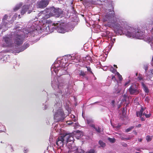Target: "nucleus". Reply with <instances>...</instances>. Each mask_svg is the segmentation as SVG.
<instances>
[{
	"label": "nucleus",
	"instance_id": "1",
	"mask_svg": "<svg viewBox=\"0 0 153 153\" xmlns=\"http://www.w3.org/2000/svg\"><path fill=\"white\" fill-rule=\"evenodd\" d=\"M73 136V134L71 133H64L57 138L56 141V144L59 147H62L65 141L67 143L71 141L73 142L74 140Z\"/></svg>",
	"mask_w": 153,
	"mask_h": 153
},
{
	"label": "nucleus",
	"instance_id": "2",
	"mask_svg": "<svg viewBox=\"0 0 153 153\" xmlns=\"http://www.w3.org/2000/svg\"><path fill=\"white\" fill-rule=\"evenodd\" d=\"M103 19L104 22H107V24L106 25V26L109 27L113 26L114 23L116 20L114 11H110L108 13H107L104 17Z\"/></svg>",
	"mask_w": 153,
	"mask_h": 153
},
{
	"label": "nucleus",
	"instance_id": "3",
	"mask_svg": "<svg viewBox=\"0 0 153 153\" xmlns=\"http://www.w3.org/2000/svg\"><path fill=\"white\" fill-rule=\"evenodd\" d=\"M48 30H56L59 33H64L66 31V25L65 23H62L60 22L56 23H52L50 25V26H48Z\"/></svg>",
	"mask_w": 153,
	"mask_h": 153
},
{
	"label": "nucleus",
	"instance_id": "4",
	"mask_svg": "<svg viewBox=\"0 0 153 153\" xmlns=\"http://www.w3.org/2000/svg\"><path fill=\"white\" fill-rule=\"evenodd\" d=\"M65 115L62 110H58L55 114L54 118L56 122L62 121L65 117Z\"/></svg>",
	"mask_w": 153,
	"mask_h": 153
},
{
	"label": "nucleus",
	"instance_id": "5",
	"mask_svg": "<svg viewBox=\"0 0 153 153\" xmlns=\"http://www.w3.org/2000/svg\"><path fill=\"white\" fill-rule=\"evenodd\" d=\"M13 40L14 43L19 46L23 44L24 39L22 36L21 34H16L14 36Z\"/></svg>",
	"mask_w": 153,
	"mask_h": 153
},
{
	"label": "nucleus",
	"instance_id": "6",
	"mask_svg": "<svg viewBox=\"0 0 153 153\" xmlns=\"http://www.w3.org/2000/svg\"><path fill=\"white\" fill-rule=\"evenodd\" d=\"M136 30L133 27H130L129 29L125 31L126 35L129 37L134 38Z\"/></svg>",
	"mask_w": 153,
	"mask_h": 153
},
{
	"label": "nucleus",
	"instance_id": "7",
	"mask_svg": "<svg viewBox=\"0 0 153 153\" xmlns=\"http://www.w3.org/2000/svg\"><path fill=\"white\" fill-rule=\"evenodd\" d=\"M48 10L50 11L51 13L52 14V16H55L56 17H59L61 14V12L59 9H56L53 7L48 9Z\"/></svg>",
	"mask_w": 153,
	"mask_h": 153
},
{
	"label": "nucleus",
	"instance_id": "8",
	"mask_svg": "<svg viewBox=\"0 0 153 153\" xmlns=\"http://www.w3.org/2000/svg\"><path fill=\"white\" fill-rule=\"evenodd\" d=\"M139 89L135 86V85H131L128 89V91L131 95H136L140 92Z\"/></svg>",
	"mask_w": 153,
	"mask_h": 153
},
{
	"label": "nucleus",
	"instance_id": "9",
	"mask_svg": "<svg viewBox=\"0 0 153 153\" xmlns=\"http://www.w3.org/2000/svg\"><path fill=\"white\" fill-rule=\"evenodd\" d=\"M48 4V2L47 0H42L37 2V6L39 8H44Z\"/></svg>",
	"mask_w": 153,
	"mask_h": 153
},
{
	"label": "nucleus",
	"instance_id": "10",
	"mask_svg": "<svg viewBox=\"0 0 153 153\" xmlns=\"http://www.w3.org/2000/svg\"><path fill=\"white\" fill-rule=\"evenodd\" d=\"M30 6L25 5L23 6L21 11V14L22 15H24L26 12L28 10V13L29 14L32 12L31 10H28L29 9Z\"/></svg>",
	"mask_w": 153,
	"mask_h": 153
},
{
	"label": "nucleus",
	"instance_id": "11",
	"mask_svg": "<svg viewBox=\"0 0 153 153\" xmlns=\"http://www.w3.org/2000/svg\"><path fill=\"white\" fill-rule=\"evenodd\" d=\"M134 38L137 39H141L143 38L144 36V32L141 31L139 30L137 32L135 31V33Z\"/></svg>",
	"mask_w": 153,
	"mask_h": 153
},
{
	"label": "nucleus",
	"instance_id": "12",
	"mask_svg": "<svg viewBox=\"0 0 153 153\" xmlns=\"http://www.w3.org/2000/svg\"><path fill=\"white\" fill-rule=\"evenodd\" d=\"M113 27L115 30V31H122L123 29V28L120 26V25L119 24H115L114 23L113 26L111 27Z\"/></svg>",
	"mask_w": 153,
	"mask_h": 153
},
{
	"label": "nucleus",
	"instance_id": "13",
	"mask_svg": "<svg viewBox=\"0 0 153 153\" xmlns=\"http://www.w3.org/2000/svg\"><path fill=\"white\" fill-rule=\"evenodd\" d=\"M51 16H52V14L51 13L50 11H49L46 12V13L45 14L44 16H43V18L44 19H47Z\"/></svg>",
	"mask_w": 153,
	"mask_h": 153
},
{
	"label": "nucleus",
	"instance_id": "14",
	"mask_svg": "<svg viewBox=\"0 0 153 153\" xmlns=\"http://www.w3.org/2000/svg\"><path fill=\"white\" fill-rule=\"evenodd\" d=\"M4 40L5 43L9 46L11 44V40L10 38L8 37H5L4 38Z\"/></svg>",
	"mask_w": 153,
	"mask_h": 153
},
{
	"label": "nucleus",
	"instance_id": "15",
	"mask_svg": "<svg viewBox=\"0 0 153 153\" xmlns=\"http://www.w3.org/2000/svg\"><path fill=\"white\" fill-rule=\"evenodd\" d=\"M29 46V44L26 43H24L23 45L20 48V51H22L27 48Z\"/></svg>",
	"mask_w": 153,
	"mask_h": 153
},
{
	"label": "nucleus",
	"instance_id": "16",
	"mask_svg": "<svg viewBox=\"0 0 153 153\" xmlns=\"http://www.w3.org/2000/svg\"><path fill=\"white\" fill-rule=\"evenodd\" d=\"M87 123L91 127V125H94V124H93L92 123L93 122L92 120L90 119H87L86 120Z\"/></svg>",
	"mask_w": 153,
	"mask_h": 153
},
{
	"label": "nucleus",
	"instance_id": "17",
	"mask_svg": "<svg viewBox=\"0 0 153 153\" xmlns=\"http://www.w3.org/2000/svg\"><path fill=\"white\" fill-rule=\"evenodd\" d=\"M91 127L95 129V130L98 133L101 132V128L99 127H96L95 125H91Z\"/></svg>",
	"mask_w": 153,
	"mask_h": 153
},
{
	"label": "nucleus",
	"instance_id": "18",
	"mask_svg": "<svg viewBox=\"0 0 153 153\" xmlns=\"http://www.w3.org/2000/svg\"><path fill=\"white\" fill-rule=\"evenodd\" d=\"M99 144L102 147H104L106 146L105 143L101 140H100L99 141Z\"/></svg>",
	"mask_w": 153,
	"mask_h": 153
},
{
	"label": "nucleus",
	"instance_id": "19",
	"mask_svg": "<svg viewBox=\"0 0 153 153\" xmlns=\"http://www.w3.org/2000/svg\"><path fill=\"white\" fill-rule=\"evenodd\" d=\"M22 6V4H21L17 5L13 9L14 11H16L17 10H18Z\"/></svg>",
	"mask_w": 153,
	"mask_h": 153
},
{
	"label": "nucleus",
	"instance_id": "20",
	"mask_svg": "<svg viewBox=\"0 0 153 153\" xmlns=\"http://www.w3.org/2000/svg\"><path fill=\"white\" fill-rule=\"evenodd\" d=\"M74 153H85V152L82 149H78Z\"/></svg>",
	"mask_w": 153,
	"mask_h": 153
},
{
	"label": "nucleus",
	"instance_id": "21",
	"mask_svg": "<svg viewBox=\"0 0 153 153\" xmlns=\"http://www.w3.org/2000/svg\"><path fill=\"white\" fill-rule=\"evenodd\" d=\"M68 148L69 149V151L70 152H72L74 150H73L72 149V147H73V145H72L71 144H68Z\"/></svg>",
	"mask_w": 153,
	"mask_h": 153
},
{
	"label": "nucleus",
	"instance_id": "22",
	"mask_svg": "<svg viewBox=\"0 0 153 153\" xmlns=\"http://www.w3.org/2000/svg\"><path fill=\"white\" fill-rule=\"evenodd\" d=\"M108 140L111 143H114L116 141V140L114 138H111L110 137H108Z\"/></svg>",
	"mask_w": 153,
	"mask_h": 153
},
{
	"label": "nucleus",
	"instance_id": "23",
	"mask_svg": "<svg viewBox=\"0 0 153 153\" xmlns=\"http://www.w3.org/2000/svg\"><path fill=\"white\" fill-rule=\"evenodd\" d=\"M85 72H84V71L82 70H81L80 71V73H79V75L80 76H85Z\"/></svg>",
	"mask_w": 153,
	"mask_h": 153
},
{
	"label": "nucleus",
	"instance_id": "24",
	"mask_svg": "<svg viewBox=\"0 0 153 153\" xmlns=\"http://www.w3.org/2000/svg\"><path fill=\"white\" fill-rule=\"evenodd\" d=\"M143 87H144V91L147 93H148L149 92V90L148 88V87H147L145 85L143 84Z\"/></svg>",
	"mask_w": 153,
	"mask_h": 153
},
{
	"label": "nucleus",
	"instance_id": "25",
	"mask_svg": "<svg viewBox=\"0 0 153 153\" xmlns=\"http://www.w3.org/2000/svg\"><path fill=\"white\" fill-rule=\"evenodd\" d=\"M152 136L151 137L149 135H147L146 136V139L148 142L152 140Z\"/></svg>",
	"mask_w": 153,
	"mask_h": 153
},
{
	"label": "nucleus",
	"instance_id": "26",
	"mask_svg": "<svg viewBox=\"0 0 153 153\" xmlns=\"http://www.w3.org/2000/svg\"><path fill=\"white\" fill-rule=\"evenodd\" d=\"M86 68H87V70L88 71L90 72V73L92 74H93V73L91 71V69L90 67L89 66H86Z\"/></svg>",
	"mask_w": 153,
	"mask_h": 153
},
{
	"label": "nucleus",
	"instance_id": "27",
	"mask_svg": "<svg viewBox=\"0 0 153 153\" xmlns=\"http://www.w3.org/2000/svg\"><path fill=\"white\" fill-rule=\"evenodd\" d=\"M134 128V126H132L131 127L128 128L126 129V132H128L130 131L132 129Z\"/></svg>",
	"mask_w": 153,
	"mask_h": 153
},
{
	"label": "nucleus",
	"instance_id": "28",
	"mask_svg": "<svg viewBox=\"0 0 153 153\" xmlns=\"http://www.w3.org/2000/svg\"><path fill=\"white\" fill-rule=\"evenodd\" d=\"M137 79L139 80H141L143 79V77L142 74H139L138 77L137 78Z\"/></svg>",
	"mask_w": 153,
	"mask_h": 153
},
{
	"label": "nucleus",
	"instance_id": "29",
	"mask_svg": "<svg viewBox=\"0 0 153 153\" xmlns=\"http://www.w3.org/2000/svg\"><path fill=\"white\" fill-rule=\"evenodd\" d=\"M143 115H145L146 118H148L149 117L151 116V114L149 113L148 114H147L145 113H143Z\"/></svg>",
	"mask_w": 153,
	"mask_h": 153
},
{
	"label": "nucleus",
	"instance_id": "30",
	"mask_svg": "<svg viewBox=\"0 0 153 153\" xmlns=\"http://www.w3.org/2000/svg\"><path fill=\"white\" fill-rule=\"evenodd\" d=\"M136 114L137 117H141L142 115V114L139 111L137 112Z\"/></svg>",
	"mask_w": 153,
	"mask_h": 153
},
{
	"label": "nucleus",
	"instance_id": "31",
	"mask_svg": "<svg viewBox=\"0 0 153 153\" xmlns=\"http://www.w3.org/2000/svg\"><path fill=\"white\" fill-rule=\"evenodd\" d=\"M110 71L113 73H115L117 72V70L114 69L112 67L110 70Z\"/></svg>",
	"mask_w": 153,
	"mask_h": 153
},
{
	"label": "nucleus",
	"instance_id": "32",
	"mask_svg": "<svg viewBox=\"0 0 153 153\" xmlns=\"http://www.w3.org/2000/svg\"><path fill=\"white\" fill-rule=\"evenodd\" d=\"M95 150L94 149H91L88 152V153H95Z\"/></svg>",
	"mask_w": 153,
	"mask_h": 153
},
{
	"label": "nucleus",
	"instance_id": "33",
	"mask_svg": "<svg viewBox=\"0 0 153 153\" xmlns=\"http://www.w3.org/2000/svg\"><path fill=\"white\" fill-rule=\"evenodd\" d=\"M72 149H73L72 150H74L73 152H74L75 151H76L78 148H77L76 146H75L73 145V147H72Z\"/></svg>",
	"mask_w": 153,
	"mask_h": 153
},
{
	"label": "nucleus",
	"instance_id": "34",
	"mask_svg": "<svg viewBox=\"0 0 153 153\" xmlns=\"http://www.w3.org/2000/svg\"><path fill=\"white\" fill-rule=\"evenodd\" d=\"M145 108H144L143 107H141L140 110L139 111L143 114V112L145 110Z\"/></svg>",
	"mask_w": 153,
	"mask_h": 153
},
{
	"label": "nucleus",
	"instance_id": "35",
	"mask_svg": "<svg viewBox=\"0 0 153 153\" xmlns=\"http://www.w3.org/2000/svg\"><path fill=\"white\" fill-rule=\"evenodd\" d=\"M145 108H144L143 107H141L140 110L139 111L143 114V112L145 110Z\"/></svg>",
	"mask_w": 153,
	"mask_h": 153
},
{
	"label": "nucleus",
	"instance_id": "36",
	"mask_svg": "<svg viewBox=\"0 0 153 153\" xmlns=\"http://www.w3.org/2000/svg\"><path fill=\"white\" fill-rule=\"evenodd\" d=\"M7 15H5L3 17V19L6 20L7 19Z\"/></svg>",
	"mask_w": 153,
	"mask_h": 153
},
{
	"label": "nucleus",
	"instance_id": "37",
	"mask_svg": "<svg viewBox=\"0 0 153 153\" xmlns=\"http://www.w3.org/2000/svg\"><path fill=\"white\" fill-rule=\"evenodd\" d=\"M118 77L119 78V80H121L123 79L122 76L121 75H120L118 76Z\"/></svg>",
	"mask_w": 153,
	"mask_h": 153
},
{
	"label": "nucleus",
	"instance_id": "38",
	"mask_svg": "<svg viewBox=\"0 0 153 153\" xmlns=\"http://www.w3.org/2000/svg\"><path fill=\"white\" fill-rule=\"evenodd\" d=\"M120 138L122 140H125L126 138L124 137L123 136H120Z\"/></svg>",
	"mask_w": 153,
	"mask_h": 153
},
{
	"label": "nucleus",
	"instance_id": "39",
	"mask_svg": "<svg viewBox=\"0 0 153 153\" xmlns=\"http://www.w3.org/2000/svg\"><path fill=\"white\" fill-rule=\"evenodd\" d=\"M130 82V81L129 80L128 82H126L124 85L125 86H126L128 85V84Z\"/></svg>",
	"mask_w": 153,
	"mask_h": 153
},
{
	"label": "nucleus",
	"instance_id": "40",
	"mask_svg": "<svg viewBox=\"0 0 153 153\" xmlns=\"http://www.w3.org/2000/svg\"><path fill=\"white\" fill-rule=\"evenodd\" d=\"M5 27V25L4 24L2 25L1 26H0V30L2 29L4 27Z\"/></svg>",
	"mask_w": 153,
	"mask_h": 153
},
{
	"label": "nucleus",
	"instance_id": "41",
	"mask_svg": "<svg viewBox=\"0 0 153 153\" xmlns=\"http://www.w3.org/2000/svg\"><path fill=\"white\" fill-rule=\"evenodd\" d=\"M122 146L125 147H127L128 145L126 143H124L123 144Z\"/></svg>",
	"mask_w": 153,
	"mask_h": 153
},
{
	"label": "nucleus",
	"instance_id": "42",
	"mask_svg": "<svg viewBox=\"0 0 153 153\" xmlns=\"http://www.w3.org/2000/svg\"><path fill=\"white\" fill-rule=\"evenodd\" d=\"M111 79L112 80H116V78H115V76H112V78H111Z\"/></svg>",
	"mask_w": 153,
	"mask_h": 153
},
{
	"label": "nucleus",
	"instance_id": "43",
	"mask_svg": "<svg viewBox=\"0 0 153 153\" xmlns=\"http://www.w3.org/2000/svg\"><path fill=\"white\" fill-rule=\"evenodd\" d=\"M141 118V120L142 121H144L145 120V119L143 117H140Z\"/></svg>",
	"mask_w": 153,
	"mask_h": 153
},
{
	"label": "nucleus",
	"instance_id": "44",
	"mask_svg": "<svg viewBox=\"0 0 153 153\" xmlns=\"http://www.w3.org/2000/svg\"><path fill=\"white\" fill-rule=\"evenodd\" d=\"M28 149H25L24 151V152L25 153H26L28 151Z\"/></svg>",
	"mask_w": 153,
	"mask_h": 153
},
{
	"label": "nucleus",
	"instance_id": "45",
	"mask_svg": "<svg viewBox=\"0 0 153 153\" xmlns=\"http://www.w3.org/2000/svg\"><path fill=\"white\" fill-rule=\"evenodd\" d=\"M141 124H139L138 125H137L136 127H141Z\"/></svg>",
	"mask_w": 153,
	"mask_h": 153
},
{
	"label": "nucleus",
	"instance_id": "46",
	"mask_svg": "<svg viewBox=\"0 0 153 153\" xmlns=\"http://www.w3.org/2000/svg\"><path fill=\"white\" fill-rule=\"evenodd\" d=\"M131 139V137H128V138H126V140H130Z\"/></svg>",
	"mask_w": 153,
	"mask_h": 153
},
{
	"label": "nucleus",
	"instance_id": "47",
	"mask_svg": "<svg viewBox=\"0 0 153 153\" xmlns=\"http://www.w3.org/2000/svg\"><path fill=\"white\" fill-rule=\"evenodd\" d=\"M142 139L140 138V139H138V141L140 142H142Z\"/></svg>",
	"mask_w": 153,
	"mask_h": 153
},
{
	"label": "nucleus",
	"instance_id": "48",
	"mask_svg": "<svg viewBox=\"0 0 153 153\" xmlns=\"http://www.w3.org/2000/svg\"><path fill=\"white\" fill-rule=\"evenodd\" d=\"M73 123L72 122H70V123H68V124L69 125H71Z\"/></svg>",
	"mask_w": 153,
	"mask_h": 153
},
{
	"label": "nucleus",
	"instance_id": "49",
	"mask_svg": "<svg viewBox=\"0 0 153 153\" xmlns=\"http://www.w3.org/2000/svg\"><path fill=\"white\" fill-rule=\"evenodd\" d=\"M136 150H137V151H140V149L136 148Z\"/></svg>",
	"mask_w": 153,
	"mask_h": 153
},
{
	"label": "nucleus",
	"instance_id": "50",
	"mask_svg": "<svg viewBox=\"0 0 153 153\" xmlns=\"http://www.w3.org/2000/svg\"><path fill=\"white\" fill-rule=\"evenodd\" d=\"M133 132H134L135 134L136 135L137 134V133L136 131H133Z\"/></svg>",
	"mask_w": 153,
	"mask_h": 153
},
{
	"label": "nucleus",
	"instance_id": "51",
	"mask_svg": "<svg viewBox=\"0 0 153 153\" xmlns=\"http://www.w3.org/2000/svg\"><path fill=\"white\" fill-rule=\"evenodd\" d=\"M116 72H117V75L118 76H119V75H120V74L118 72H117V71Z\"/></svg>",
	"mask_w": 153,
	"mask_h": 153
},
{
	"label": "nucleus",
	"instance_id": "52",
	"mask_svg": "<svg viewBox=\"0 0 153 153\" xmlns=\"http://www.w3.org/2000/svg\"><path fill=\"white\" fill-rule=\"evenodd\" d=\"M114 67H115L116 68H117V65H114Z\"/></svg>",
	"mask_w": 153,
	"mask_h": 153
},
{
	"label": "nucleus",
	"instance_id": "53",
	"mask_svg": "<svg viewBox=\"0 0 153 153\" xmlns=\"http://www.w3.org/2000/svg\"><path fill=\"white\" fill-rule=\"evenodd\" d=\"M58 88H59V89H60L61 88H60V85H58Z\"/></svg>",
	"mask_w": 153,
	"mask_h": 153
},
{
	"label": "nucleus",
	"instance_id": "54",
	"mask_svg": "<svg viewBox=\"0 0 153 153\" xmlns=\"http://www.w3.org/2000/svg\"><path fill=\"white\" fill-rule=\"evenodd\" d=\"M18 17H19V19L21 18L20 15H18Z\"/></svg>",
	"mask_w": 153,
	"mask_h": 153
},
{
	"label": "nucleus",
	"instance_id": "55",
	"mask_svg": "<svg viewBox=\"0 0 153 153\" xmlns=\"http://www.w3.org/2000/svg\"><path fill=\"white\" fill-rule=\"evenodd\" d=\"M120 126H119V125H118V126H117V128H120Z\"/></svg>",
	"mask_w": 153,
	"mask_h": 153
},
{
	"label": "nucleus",
	"instance_id": "56",
	"mask_svg": "<svg viewBox=\"0 0 153 153\" xmlns=\"http://www.w3.org/2000/svg\"><path fill=\"white\" fill-rule=\"evenodd\" d=\"M138 75V73H137L136 74V76H137Z\"/></svg>",
	"mask_w": 153,
	"mask_h": 153
},
{
	"label": "nucleus",
	"instance_id": "57",
	"mask_svg": "<svg viewBox=\"0 0 153 153\" xmlns=\"http://www.w3.org/2000/svg\"><path fill=\"white\" fill-rule=\"evenodd\" d=\"M135 153H140L138 152H136Z\"/></svg>",
	"mask_w": 153,
	"mask_h": 153
},
{
	"label": "nucleus",
	"instance_id": "58",
	"mask_svg": "<svg viewBox=\"0 0 153 153\" xmlns=\"http://www.w3.org/2000/svg\"><path fill=\"white\" fill-rule=\"evenodd\" d=\"M113 40H114V42H115V39H114H114H113Z\"/></svg>",
	"mask_w": 153,
	"mask_h": 153
},
{
	"label": "nucleus",
	"instance_id": "59",
	"mask_svg": "<svg viewBox=\"0 0 153 153\" xmlns=\"http://www.w3.org/2000/svg\"><path fill=\"white\" fill-rule=\"evenodd\" d=\"M112 43H113V44L114 43V42L113 41Z\"/></svg>",
	"mask_w": 153,
	"mask_h": 153
},
{
	"label": "nucleus",
	"instance_id": "60",
	"mask_svg": "<svg viewBox=\"0 0 153 153\" xmlns=\"http://www.w3.org/2000/svg\"><path fill=\"white\" fill-rule=\"evenodd\" d=\"M152 61L153 62V57H152Z\"/></svg>",
	"mask_w": 153,
	"mask_h": 153
},
{
	"label": "nucleus",
	"instance_id": "61",
	"mask_svg": "<svg viewBox=\"0 0 153 153\" xmlns=\"http://www.w3.org/2000/svg\"><path fill=\"white\" fill-rule=\"evenodd\" d=\"M112 102H114V101H113Z\"/></svg>",
	"mask_w": 153,
	"mask_h": 153
},
{
	"label": "nucleus",
	"instance_id": "62",
	"mask_svg": "<svg viewBox=\"0 0 153 153\" xmlns=\"http://www.w3.org/2000/svg\"><path fill=\"white\" fill-rule=\"evenodd\" d=\"M73 116L74 117H75V116L74 115H73Z\"/></svg>",
	"mask_w": 153,
	"mask_h": 153
},
{
	"label": "nucleus",
	"instance_id": "63",
	"mask_svg": "<svg viewBox=\"0 0 153 153\" xmlns=\"http://www.w3.org/2000/svg\"><path fill=\"white\" fill-rule=\"evenodd\" d=\"M1 143H3L2 142V141L1 142Z\"/></svg>",
	"mask_w": 153,
	"mask_h": 153
},
{
	"label": "nucleus",
	"instance_id": "64",
	"mask_svg": "<svg viewBox=\"0 0 153 153\" xmlns=\"http://www.w3.org/2000/svg\"><path fill=\"white\" fill-rule=\"evenodd\" d=\"M81 1H82V0H80Z\"/></svg>",
	"mask_w": 153,
	"mask_h": 153
}]
</instances>
